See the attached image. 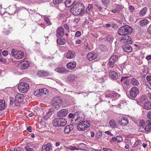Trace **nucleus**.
<instances>
[{"mask_svg": "<svg viewBox=\"0 0 151 151\" xmlns=\"http://www.w3.org/2000/svg\"><path fill=\"white\" fill-rule=\"evenodd\" d=\"M84 6L81 2H77L70 9V12L74 15L82 16L85 13Z\"/></svg>", "mask_w": 151, "mask_h": 151, "instance_id": "f257e3e1", "label": "nucleus"}, {"mask_svg": "<svg viewBox=\"0 0 151 151\" xmlns=\"http://www.w3.org/2000/svg\"><path fill=\"white\" fill-rule=\"evenodd\" d=\"M84 115L81 112H76L74 114V118H73L71 120V122L73 124L76 125L79 123L84 121Z\"/></svg>", "mask_w": 151, "mask_h": 151, "instance_id": "f03ea898", "label": "nucleus"}, {"mask_svg": "<svg viewBox=\"0 0 151 151\" xmlns=\"http://www.w3.org/2000/svg\"><path fill=\"white\" fill-rule=\"evenodd\" d=\"M131 27L128 25L121 27L118 30V34L121 36H125L130 34L132 32Z\"/></svg>", "mask_w": 151, "mask_h": 151, "instance_id": "7ed1b4c3", "label": "nucleus"}, {"mask_svg": "<svg viewBox=\"0 0 151 151\" xmlns=\"http://www.w3.org/2000/svg\"><path fill=\"white\" fill-rule=\"evenodd\" d=\"M66 120L64 119L58 118L53 120V125L55 127H63L66 124Z\"/></svg>", "mask_w": 151, "mask_h": 151, "instance_id": "20e7f679", "label": "nucleus"}, {"mask_svg": "<svg viewBox=\"0 0 151 151\" xmlns=\"http://www.w3.org/2000/svg\"><path fill=\"white\" fill-rule=\"evenodd\" d=\"M77 129L79 131H83L85 130L90 125V122L89 121H82L78 124Z\"/></svg>", "mask_w": 151, "mask_h": 151, "instance_id": "39448f33", "label": "nucleus"}, {"mask_svg": "<svg viewBox=\"0 0 151 151\" xmlns=\"http://www.w3.org/2000/svg\"><path fill=\"white\" fill-rule=\"evenodd\" d=\"M62 103V101L58 96L53 98L51 101L52 106L57 109L60 108Z\"/></svg>", "mask_w": 151, "mask_h": 151, "instance_id": "423d86ee", "label": "nucleus"}, {"mask_svg": "<svg viewBox=\"0 0 151 151\" xmlns=\"http://www.w3.org/2000/svg\"><path fill=\"white\" fill-rule=\"evenodd\" d=\"M18 88L20 92L24 93L27 92L29 89V84L25 82H22L19 84Z\"/></svg>", "mask_w": 151, "mask_h": 151, "instance_id": "0eeeda50", "label": "nucleus"}, {"mask_svg": "<svg viewBox=\"0 0 151 151\" xmlns=\"http://www.w3.org/2000/svg\"><path fill=\"white\" fill-rule=\"evenodd\" d=\"M11 54L13 56L16 58L20 59L22 58L24 56V53L22 51L13 49L12 50Z\"/></svg>", "mask_w": 151, "mask_h": 151, "instance_id": "6e6552de", "label": "nucleus"}, {"mask_svg": "<svg viewBox=\"0 0 151 151\" xmlns=\"http://www.w3.org/2000/svg\"><path fill=\"white\" fill-rule=\"evenodd\" d=\"M24 98V95L22 94L18 93L15 96V104L18 106V104L22 102Z\"/></svg>", "mask_w": 151, "mask_h": 151, "instance_id": "1a4fd4ad", "label": "nucleus"}, {"mask_svg": "<svg viewBox=\"0 0 151 151\" xmlns=\"http://www.w3.org/2000/svg\"><path fill=\"white\" fill-rule=\"evenodd\" d=\"M139 93V91L138 88L135 87L132 88L129 92L130 96L133 98L136 97Z\"/></svg>", "mask_w": 151, "mask_h": 151, "instance_id": "9d476101", "label": "nucleus"}, {"mask_svg": "<svg viewBox=\"0 0 151 151\" xmlns=\"http://www.w3.org/2000/svg\"><path fill=\"white\" fill-rule=\"evenodd\" d=\"M28 62L26 61H22L19 63L18 65V67L21 69H24L29 66Z\"/></svg>", "mask_w": 151, "mask_h": 151, "instance_id": "9b49d317", "label": "nucleus"}, {"mask_svg": "<svg viewBox=\"0 0 151 151\" xmlns=\"http://www.w3.org/2000/svg\"><path fill=\"white\" fill-rule=\"evenodd\" d=\"M68 113V111L65 109H63L59 111L57 113L58 117H63L66 116Z\"/></svg>", "mask_w": 151, "mask_h": 151, "instance_id": "f8f14e48", "label": "nucleus"}, {"mask_svg": "<svg viewBox=\"0 0 151 151\" xmlns=\"http://www.w3.org/2000/svg\"><path fill=\"white\" fill-rule=\"evenodd\" d=\"M117 122L119 124H121L123 126L127 125L129 123V121L126 118H119L117 119Z\"/></svg>", "mask_w": 151, "mask_h": 151, "instance_id": "ddd939ff", "label": "nucleus"}, {"mask_svg": "<svg viewBox=\"0 0 151 151\" xmlns=\"http://www.w3.org/2000/svg\"><path fill=\"white\" fill-rule=\"evenodd\" d=\"M122 48L125 52H130L132 50V48L131 46L128 44H126L123 45Z\"/></svg>", "mask_w": 151, "mask_h": 151, "instance_id": "4468645a", "label": "nucleus"}, {"mask_svg": "<svg viewBox=\"0 0 151 151\" xmlns=\"http://www.w3.org/2000/svg\"><path fill=\"white\" fill-rule=\"evenodd\" d=\"M64 30L63 28L60 27H59L56 30V36L58 37H62L64 34Z\"/></svg>", "mask_w": 151, "mask_h": 151, "instance_id": "2eb2a0df", "label": "nucleus"}, {"mask_svg": "<svg viewBox=\"0 0 151 151\" xmlns=\"http://www.w3.org/2000/svg\"><path fill=\"white\" fill-rule=\"evenodd\" d=\"M109 77L113 80H116L118 78V75L114 71L110 70L109 71Z\"/></svg>", "mask_w": 151, "mask_h": 151, "instance_id": "dca6fc26", "label": "nucleus"}, {"mask_svg": "<svg viewBox=\"0 0 151 151\" xmlns=\"http://www.w3.org/2000/svg\"><path fill=\"white\" fill-rule=\"evenodd\" d=\"M123 8L122 6L118 5L115 7L113 8L111 10V12L113 13L118 14L120 11H121Z\"/></svg>", "mask_w": 151, "mask_h": 151, "instance_id": "f3484780", "label": "nucleus"}, {"mask_svg": "<svg viewBox=\"0 0 151 151\" xmlns=\"http://www.w3.org/2000/svg\"><path fill=\"white\" fill-rule=\"evenodd\" d=\"M55 70L58 72L63 73H66L69 71V70L66 68L62 67L57 68Z\"/></svg>", "mask_w": 151, "mask_h": 151, "instance_id": "a211bd4d", "label": "nucleus"}, {"mask_svg": "<svg viewBox=\"0 0 151 151\" xmlns=\"http://www.w3.org/2000/svg\"><path fill=\"white\" fill-rule=\"evenodd\" d=\"M76 62L74 61L68 63L66 64L67 67L70 69H74L76 67Z\"/></svg>", "mask_w": 151, "mask_h": 151, "instance_id": "6ab92c4d", "label": "nucleus"}, {"mask_svg": "<svg viewBox=\"0 0 151 151\" xmlns=\"http://www.w3.org/2000/svg\"><path fill=\"white\" fill-rule=\"evenodd\" d=\"M74 128L73 126V124L66 126L64 130V132L65 134H68L70 131L73 130Z\"/></svg>", "mask_w": 151, "mask_h": 151, "instance_id": "aec40b11", "label": "nucleus"}, {"mask_svg": "<svg viewBox=\"0 0 151 151\" xmlns=\"http://www.w3.org/2000/svg\"><path fill=\"white\" fill-rule=\"evenodd\" d=\"M76 55L75 52L72 50H69L66 54V58L68 59L73 58Z\"/></svg>", "mask_w": 151, "mask_h": 151, "instance_id": "412c9836", "label": "nucleus"}, {"mask_svg": "<svg viewBox=\"0 0 151 151\" xmlns=\"http://www.w3.org/2000/svg\"><path fill=\"white\" fill-rule=\"evenodd\" d=\"M97 57L96 55L90 52L87 55V58L90 61L92 60L95 59Z\"/></svg>", "mask_w": 151, "mask_h": 151, "instance_id": "4be33fe9", "label": "nucleus"}, {"mask_svg": "<svg viewBox=\"0 0 151 151\" xmlns=\"http://www.w3.org/2000/svg\"><path fill=\"white\" fill-rule=\"evenodd\" d=\"M38 75L40 77L47 76L49 75V72L44 70H39L37 72Z\"/></svg>", "mask_w": 151, "mask_h": 151, "instance_id": "5701e85b", "label": "nucleus"}, {"mask_svg": "<svg viewBox=\"0 0 151 151\" xmlns=\"http://www.w3.org/2000/svg\"><path fill=\"white\" fill-rule=\"evenodd\" d=\"M143 107L146 110H151V102L147 101L145 102L143 104Z\"/></svg>", "mask_w": 151, "mask_h": 151, "instance_id": "b1692460", "label": "nucleus"}, {"mask_svg": "<svg viewBox=\"0 0 151 151\" xmlns=\"http://www.w3.org/2000/svg\"><path fill=\"white\" fill-rule=\"evenodd\" d=\"M76 0H67L65 2L66 7H69L74 4Z\"/></svg>", "mask_w": 151, "mask_h": 151, "instance_id": "393cba45", "label": "nucleus"}, {"mask_svg": "<svg viewBox=\"0 0 151 151\" xmlns=\"http://www.w3.org/2000/svg\"><path fill=\"white\" fill-rule=\"evenodd\" d=\"M147 7L143 8L139 12V15L141 17L144 16L147 13Z\"/></svg>", "mask_w": 151, "mask_h": 151, "instance_id": "a878e982", "label": "nucleus"}, {"mask_svg": "<svg viewBox=\"0 0 151 151\" xmlns=\"http://www.w3.org/2000/svg\"><path fill=\"white\" fill-rule=\"evenodd\" d=\"M6 106L5 100H0V111L4 110Z\"/></svg>", "mask_w": 151, "mask_h": 151, "instance_id": "bb28decb", "label": "nucleus"}, {"mask_svg": "<svg viewBox=\"0 0 151 151\" xmlns=\"http://www.w3.org/2000/svg\"><path fill=\"white\" fill-rule=\"evenodd\" d=\"M51 147L49 144L44 145L42 147V151H50Z\"/></svg>", "mask_w": 151, "mask_h": 151, "instance_id": "cd10ccee", "label": "nucleus"}, {"mask_svg": "<svg viewBox=\"0 0 151 151\" xmlns=\"http://www.w3.org/2000/svg\"><path fill=\"white\" fill-rule=\"evenodd\" d=\"M140 72L141 74H143L144 73L146 74L147 71V67L146 66H142L140 67Z\"/></svg>", "mask_w": 151, "mask_h": 151, "instance_id": "c85d7f7f", "label": "nucleus"}, {"mask_svg": "<svg viewBox=\"0 0 151 151\" xmlns=\"http://www.w3.org/2000/svg\"><path fill=\"white\" fill-rule=\"evenodd\" d=\"M131 81L133 85L138 86L139 85V83L138 80L135 78H132Z\"/></svg>", "mask_w": 151, "mask_h": 151, "instance_id": "c756f323", "label": "nucleus"}, {"mask_svg": "<svg viewBox=\"0 0 151 151\" xmlns=\"http://www.w3.org/2000/svg\"><path fill=\"white\" fill-rule=\"evenodd\" d=\"M148 21L146 19L141 20L139 22V24L141 26H145L147 25L148 23Z\"/></svg>", "mask_w": 151, "mask_h": 151, "instance_id": "7c9ffc66", "label": "nucleus"}, {"mask_svg": "<svg viewBox=\"0 0 151 151\" xmlns=\"http://www.w3.org/2000/svg\"><path fill=\"white\" fill-rule=\"evenodd\" d=\"M57 43L60 45H64L65 43V40L63 38H59L57 40Z\"/></svg>", "mask_w": 151, "mask_h": 151, "instance_id": "2f4dec72", "label": "nucleus"}, {"mask_svg": "<svg viewBox=\"0 0 151 151\" xmlns=\"http://www.w3.org/2000/svg\"><path fill=\"white\" fill-rule=\"evenodd\" d=\"M41 91L40 89L38 90H37L34 92V95L37 96V97H39L42 95Z\"/></svg>", "mask_w": 151, "mask_h": 151, "instance_id": "473e14b6", "label": "nucleus"}, {"mask_svg": "<svg viewBox=\"0 0 151 151\" xmlns=\"http://www.w3.org/2000/svg\"><path fill=\"white\" fill-rule=\"evenodd\" d=\"M121 81L123 82L124 84L128 85L129 84V81L127 80V77H122V78Z\"/></svg>", "mask_w": 151, "mask_h": 151, "instance_id": "72a5a7b5", "label": "nucleus"}, {"mask_svg": "<svg viewBox=\"0 0 151 151\" xmlns=\"http://www.w3.org/2000/svg\"><path fill=\"white\" fill-rule=\"evenodd\" d=\"M118 57L117 55L113 54L110 58V60L114 62H116L118 60Z\"/></svg>", "mask_w": 151, "mask_h": 151, "instance_id": "f704fd0d", "label": "nucleus"}, {"mask_svg": "<svg viewBox=\"0 0 151 151\" xmlns=\"http://www.w3.org/2000/svg\"><path fill=\"white\" fill-rule=\"evenodd\" d=\"M144 129L148 133L151 132V126L150 125L147 124L146 125Z\"/></svg>", "mask_w": 151, "mask_h": 151, "instance_id": "c9c22d12", "label": "nucleus"}, {"mask_svg": "<svg viewBox=\"0 0 151 151\" xmlns=\"http://www.w3.org/2000/svg\"><path fill=\"white\" fill-rule=\"evenodd\" d=\"M122 40H125L126 41L128 42L129 44L132 43V41H131V38L129 36H127L124 39V37H122V38H121Z\"/></svg>", "mask_w": 151, "mask_h": 151, "instance_id": "e433bc0d", "label": "nucleus"}, {"mask_svg": "<svg viewBox=\"0 0 151 151\" xmlns=\"http://www.w3.org/2000/svg\"><path fill=\"white\" fill-rule=\"evenodd\" d=\"M145 124V122L144 120H141L139 122V126L140 129H142L144 128V126Z\"/></svg>", "mask_w": 151, "mask_h": 151, "instance_id": "4c0bfd02", "label": "nucleus"}, {"mask_svg": "<svg viewBox=\"0 0 151 151\" xmlns=\"http://www.w3.org/2000/svg\"><path fill=\"white\" fill-rule=\"evenodd\" d=\"M146 96L145 95H142L140 97L139 99V101L140 102L142 103L146 101Z\"/></svg>", "mask_w": 151, "mask_h": 151, "instance_id": "58836bf2", "label": "nucleus"}, {"mask_svg": "<svg viewBox=\"0 0 151 151\" xmlns=\"http://www.w3.org/2000/svg\"><path fill=\"white\" fill-rule=\"evenodd\" d=\"M110 125L112 127H116L115 122L114 120H111L109 122Z\"/></svg>", "mask_w": 151, "mask_h": 151, "instance_id": "ea45409f", "label": "nucleus"}, {"mask_svg": "<svg viewBox=\"0 0 151 151\" xmlns=\"http://www.w3.org/2000/svg\"><path fill=\"white\" fill-rule=\"evenodd\" d=\"M40 90L42 95L43 94H46L48 93V90L46 88H45L42 89H40Z\"/></svg>", "mask_w": 151, "mask_h": 151, "instance_id": "a19ab883", "label": "nucleus"}, {"mask_svg": "<svg viewBox=\"0 0 151 151\" xmlns=\"http://www.w3.org/2000/svg\"><path fill=\"white\" fill-rule=\"evenodd\" d=\"M53 110L52 108L47 113V118H49L50 116L53 113Z\"/></svg>", "mask_w": 151, "mask_h": 151, "instance_id": "79ce46f5", "label": "nucleus"}, {"mask_svg": "<svg viewBox=\"0 0 151 151\" xmlns=\"http://www.w3.org/2000/svg\"><path fill=\"white\" fill-rule=\"evenodd\" d=\"M106 39L107 41H111L113 40V37H112L111 35H110L106 37Z\"/></svg>", "mask_w": 151, "mask_h": 151, "instance_id": "37998d69", "label": "nucleus"}, {"mask_svg": "<svg viewBox=\"0 0 151 151\" xmlns=\"http://www.w3.org/2000/svg\"><path fill=\"white\" fill-rule=\"evenodd\" d=\"M63 0H53V3L55 4H59L62 3Z\"/></svg>", "mask_w": 151, "mask_h": 151, "instance_id": "c03bdc74", "label": "nucleus"}, {"mask_svg": "<svg viewBox=\"0 0 151 151\" xmlns=\"http://www.w3.org/2000/svg\"><path fill=\"white\" fill-rule=\"evenodd\" d=\"M115 62L112 61L110 59L109 60V66L111 68H113L114 66V64Z\"/></svg>", "mask_w": 151, "mask_h": 151, "instance_id": "a18cd8bd", "label": "nucleus"}, {"mask_svg": "<svg viewBox=\"0 0 151 151\" xmlns=\"http://www.w3.org/2000/svg\"><path fill=\"white\" fill-rule=\"evenodd\" d=\"M81 35V32L80 31H77L76 33L75 36L77 37H80Z\"/></svg>", "mask_w": 151, "mask_h": 151, "instance_id": "49530a36", "label": "nucleus"}, {"mask_svg": "<svg viewBox=\"0 0 151 151\" xmlns=\"http://www.w3.org/2000/svg\"><path fill=\"white\" fill-rule=\"evenodd\" d=\"M44 19L45 21L47 22L48 25H50L51 24V23L50 22L49 19L47 17H45L44 18Z\"/></svg>", "mask_w": 151, "mask_h": 151, "instance_id": "de8ad7c7", "label": "nucleus"}, {"mask_svg": "<svg viewBox=\"0 0 151 151\" xmlns=\"http://www.w3.org/2000/svg\"><path fill=\"white\" fill-rule=\"evenodd\" d=\"M116 138H117V142H121L122 140V137L120 136H117Z\"/></svg>", "mask_w": 151, "mask_h": 151, "instance_id": "09e8293b", "label": "nucleus"}, {"mask_svg": "<svg viewBox=\"0 0 151 151\" xmlns=\"http://www.w3.org/2000/svg\"><path fill=\"white\" fill-rule=\"evenodd\" d=\"M109 0H102L103 4L104 5H106L109 2Z\"/></svg>", "mask_w": 151, "mask_h": 151, "instance_id": "8fccbe9b", "label": "nucleus"}, {"mask_svg": "<svg viewBox=\"0 0 151 151\" xmlns=\"http://www.w3.org/2000/svg\"><path fill=\"white\" fill-rule=\"evenodd\" d=\"M147 117L149 119H151V111H149L148 112Z\"/></svg>", "mask_w": 151, "mask_h": 151, "instance_id": "3c124183", "label": "nucleus"}, {"mask_svg": "<svg viewBox=\"0 0 151 151\" xmlns=\"http://www.w3.org/2000/svg\"><path fill=\"white\" fill-rule=\"evenodd\" d=\"M129 9L131 12H132L135 9L134 7L132 6H130L129 7Z\"/></svg>", "mask_w": 151, "mask_h": 151, "instance_id": "603ef678", "label": "nucleus"}, {"mask_svg": "<svg viewBox=\"0 0 151 151\" xmlns=\"http://www.w3.org/2000/svg\"><path fill=\"white\" fill-rule=\"evenodd\" d=\"M69 149L73 151L75 150H78V149L76 147H69Z\"/></svg>", "mask_w": 151, "mask_h": 151, "instance_id": "864d4df0", "label": "nucleus"}, {"mask_svg": "<svg viewBox=\"0 0 151 151\" xmlns=\"http://www.w3.org/2000/svg\"><path fill=\"white\" fill-rule=\"evenodd\" d=\"M63 27L65 30H69V27L68 25L67 24H64Z\"/></svg>", "mask_w": 151, "mask_h": 151, "instance_id": "5fc2aeb1", "label": "nucleus"}, {"mask_svg": "<svg viewBox=\"0 0 151 151\" xmlns=\"http://www.w3.org/2000/svg\"><path fill=\"white\" fill-rule=\"evenodd\" d=\"M2 54L4 56L7 55L8 54V52L6 50H4L2 52Z\"/></svg>", "mask_w": 151, "mask_h": 151, "instance_id": "6e6d98bb", "label": "nucleus"}, {"mask_svg": "<svg viewBox=\"0 0 151 151\" xmlns=\"http://www.w3.org/2000/svg\"><path fill=\"white\" fill-rule=\"evenodd\" d=\"M102 150L104 151H112L111 149H108L105 147H103Z\"/></svg>", "mask_w": 151, "mask_h": 151, "instance_id": "4d7b16f0", "label": "nucleus"}, {"mask_svg": "<svg viewBox=\"0 0 151 151\" xmlns=\"http://www.w3.org/2000/svg\"><path fill=\"white\" fill-rule=\"evenodd\" d=\"M27 129L28 131L29 132H31L32 131V127L31 126H29L27 128Z\"/></svg>", "mask_w": 151, "mask_h": 151, "instance_id": "13d9d810", "label": "nucleus"}, {"mask_svg": "<svg viewBox=\"0 0 151 151\" xmlns=\"http://www.w3.org/2000/svg\"><path fill=\"white\" fill-rule=\"evenodd\" d=\"M117 138H116V137H113L111 139V141H112L111 142H112V141L113 142H115L117 141Z\"/></svg>", "mask_w": 151, "mask_h": 151, "instance_id": "bf43d9fd", "label": "nucleus"}, {"mask_svg": "<svg viewBox=\"0 0 151 151\" xmlns=\"http://www.w3.org/2000/svg\"><path fill=\"white\" fill-rule=\"evenodd\" d=\"M82 41L81 40L79 39L77 40L76 42V44H79L81 43L82 42Z\"/></svg>", "mask_w": 151, "mask_h": 151, "instance_id": "052dcab7", "label": "nucleus"}, {"mask_svg": "<svg viewBox=\"0 0 151 151\" xmlns=\"http://www.w3.org/2000/svg\"><path fill=\"white\" fill-rule=\"evenodd\" d=\"M146 123L148 124H149L151 125V119H149L148 120H147L146 121Z\"/></svg>", "mask_w": 151, "mask_h": 151, "instance_id": "680f3d73", "label": "nucleus"}, {"mask_svg": "<svg viewBox=\"0 0 151 151\" xmlns=\"http://www.w3.org/2000/svg\"><path fill=\"white\" fill-rule=\"evenodd\" d=\"M73 117V118H74V114L72 113H70L68 115V117L69 118H71Z\"/></svg>", "mask_w": 151, "mask_h": 151, "instance_id": "e2e57ef3", "label": "nucleus"}, {"mask_svg": "<svg viewBox=\"0 0 151 151\" xmlns=\"http://www.w3.org/2000/svg\"><path fill=\"white\" fill-rule=\"evenodd\" d=\"M148 31L151 35V24L149 26L148 29Z\"/></svg>", "mask_w": 151, "mask_h": 151, "instance_id": "0e129e2a", "label": "nucleus"}, {"mask_svg": "<svg viewBox=\"0 0 151 151\" xmlns=\"http://www.w3.org/2000/svg\"><path fill=\"white\" fill-rule=\"evenodd\" d=\"M146 58L148 60H151V55H150L147 56Z\"/></svg>", "mask_w": 151, "mask_h": 151, "instance_id": "69168bd1", "label": "nucleus"}, {"mask_svg": "<svg viewBox=\"0 0 151 151\" xmlns=\"http://www.w3.org/2000/svg\"><path fill=\"white\" fill-rule=\"evenodd\" d=\"M93 8V5L92 4H89L88 6V8L89 9H91Z\"/></svg>", "mask_w": 151, "mask_h": 151, "instance_id": "338daca9", "label": "nucleus"}, {"mask_svg": "<svg viewBox=\"0 0 151 151\" xmlns=\"http://www.w3.org/2000/svg\"><path fill=\"white\" fill-rule=\"evenodd\" d=\"M151 76H147L146 77V79L148 81H150V80H151Z\"/></svg>", "mask_w": 151, "mask_h": 151, "instance_id": "774afa93", "label": "nucleus"}]
</instances>
